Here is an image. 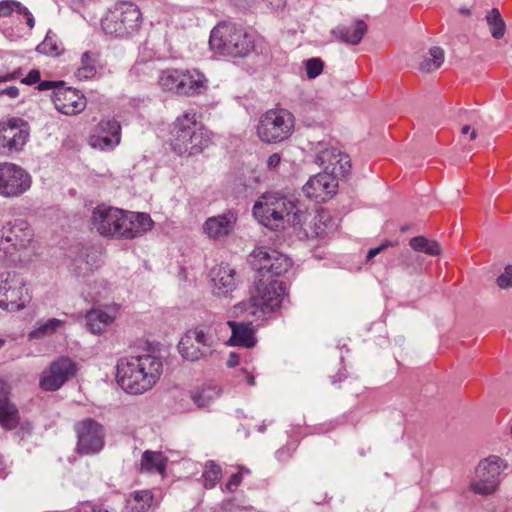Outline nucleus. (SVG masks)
Masks as SVG:
<instances>
[{"label":"nucleus","mask_w":512,"mask_h":512,"mask_svg":"<svg viewBox=\"0 0 512 512\" xmlns=\"http://www.w3.org/2000/svg\"><path fill=\"white\" fill-rule=\"evenodd\" d=\"M90 224L101 236L133 239L151 229L153 221L148 214L102 204L93 209Z\"/></svg>","instance_id":"f257e3e1"},{"label":"nucleus","mask_w":512,"mask_h":512,"mask_svg":"<svg viewBox=\"0 0 512 512\" xmlns=\"http://www.w3.org/2000/svg\"><path fill=\"white\" fill-rule=\"evenodd\" d=\"M162 372V358L154 353H146L119 359L116 380L126 393L140 395L155 386Z\"/></svg>","instance_id":"f03ea898"},{"label":"nucleus","mask_w":512,"mask_h":512,"mask_svg":"<svg viewBox=\"0 0 512 512\" xmlns=\"http://www.w3.org/2000/svg\"><path fill=\"white\" fill-rule=\"evenodd\" d=\"M258 221L271 230H279L289 224L301 225L306 213L297 208L294 201L278 193H265L253 206Z\"/></svg>","instance_id":"7ed1b4c3"},{"label":"nucleus","mask_w":512,"mask_h":512,"mask_svg":"<svg viewBox=\"0 0 512 512\" xmlns=\"http://www.w3.org/2000/svg\"><path fill=\"white\" fill-rule=\"evenodd\" d=\"M171 145L179 155H194L209 146L210 132L196 119V113L186 111L176 118L171 130Z\"/></svg>","instance_id":"20e7f679"},{"label":"nucleus","mask_w":512,"mask_h":512,"mask_svg":"<svg viewBox=\"0 0 512 512\" xmlns=\"http://www.w3.org/2000/svg\"><path fill=\"white\" fill-rule=\"evenodd\" d=\"M286 297L283 282L265 278H257L255 292L248 301L240 302L233 307V315L244 314L260 318L278 309Z\"/></svg>","instance_id":"39448f33"},{"label":"nucleus","mask_w":512,"mask_h":512,"mask_svg":"<svg viewBox=\"0 0 512 512\" xmlns=\"http://www.w3.org/2000/svg\"><path fill=\"white\" fill-rule=\"evenodd\" d=\"M33 237V230L26 219L6 221L0 228V262L6 266L23 262Z\"/></svg>","instance_id":"423d86ee"},{"label":"nucleus","mask_w":512,"mask_h":512,"mask_svg":"<svg viewBox=\"0 0 512 512\" xmlns=\"http://www.w3.org/2000/svg\"><path fill=\"white\" fill-rule=\"evenodd\" d=\"M209 46L222 56L244 57L254 49V37L241 25L221 22L212 29Z\"/></svg>","instance_id":"0eeeda50"},{"label":"nucleus","mask_w":512,"mask_h":512,"mask_svg":"<svg viewBox=\"0 0 512 512\" xmlns=\"http://www.w3.org/2000/svg\"><path fill=\"white\" fill-rule=\"evenodd\" d=\"M294 131V116L286 109H270L262 114L256 126L262 142L273 144L288 139Z\"/></svg>","instance_id":"6e6552de"},{"label":"nucleus","mask_w":512,"mask_h":512,"mask_svg":"<svg viewBox=\"0 0 512 512\" xmlns=\"http://www.w3.org/2000/svg\"><path fill=\"white\" fill-rule=\"evenodd\" d=\"M142 17L139 8L130 2H122L108 12L102 19L101 26L106 34L116 37H126L137 32L141 26Z\"/></svg>","instance_id":"1a4fd4ad"},{"label":"nucleus","mask_w":512,"mask_h":512,"mask_svg":"<svg viewBox=\"0 0 512 512\" xmlns=\"http://www.w3.org/2000/svg\"><path fill=\"white\" fill-rule=\"evenodd\" d=\"M250 263L257 273V278L274 280L286 273L292 266L291 259L271 248H258L250 254Z\"/></svg>","instance_id":"9d476101"},{"label":"nucleus","mask_w":512,"mask_h":512,"mask_svg":"<svg viewBox=\"0 0 512 512\" xmlns=\"http://www.w3.org/2000/svg\"><path fill=\"white\" fill-rule=\"evenodd\" d=\"M31 300L23 277L16 273L0 274V308L7 311L23 309Z\"/></svg>","instance_id":"9b49d317"},{"label":"nucleus","mask_w":512,"mask_h":512,"mask_svg":"<svg viewBox=\"0 0 512 512\" xmlns=\"http://www.w3.org/2000/svg\"><path fill=\"white\" fill-rule=\"evenodd\" d=\"M32 185V176L20 165L12 162L0 163V196L17 198L25 194Z\"/></svg>","instance_id":"f8f14e48"},{"label":"nucleus","mask_w":512,"mask_h":512,"mask_svg":"<svg viewBox=\"0 0 512 512\" xmlns=\"http://www.w3.org/2000/svg\"><path fill=\"white\" fill-rule=\"evenodd\" d=\"M30 136V126L20 117L0 121V154L19 152Z\"/></svg>","instance_id":"ddd939ff"},{"label":"nucleus","mask_w":512,"mask_h":512,"mask_svg":"<svg viewBox=\"0 0 512 512\" xmlns=\"http://www.w3.org/2000/svg\"><path fill=\"white\" fill-rule=\"evenodd\" d=\"M505 467L504 461L497 456H490L480 461L471 489L476 494L484 496L493 493L499 484L500 473Z\"/></svg>","instance_id":"4468645a"},{"label":"nucleus","mask_w":512,"mask_h":512,"mask_svg":"<svg viewBox=\"0 0 512 512\" xmlns=\"http://www.w3.org/2000/svg\"><path fill=\"white\" fill-rule=\"evenodd\" d=\"M77 433L76 450L80 455L99 453L104 447L105 431L97 421L87 418L75 425Z\"/></svg>","instance_id":"2eb2a0df"},{"label":"nucleus","mask_w":512,"mask_h":512,"mask_svg":"<svg viewBox=\"0 0 512 512\" xmlns=\"http://www.w3.org/2000/svg\"><path fill=\"white\" fill-rule=\"evenodd\" d=\"M77 372V365L68 357H60L46 368L40 377V388L44 391H57Z\"/></svg>","instance_id":"dca6fc26"},{"label":"nucleus","mask_w":512,"mask_h":512,"mask_svg":"<svg viewBox=\"0 0 512 512\" xmlns=\"http://www.w3.org/2000/svg\"><path fill=\"white\" fill-rule=\"evenodd\" d=\"M121 139V127L115 119H102L95 127L89 138V144L93 148L102 151L113 150Z\"/></svg>","instance_id":"f3484780"},{"label":"nucleus","mask_w":512,"mask_h":512,"mask_svg":"<svg viewBox=\"0 0 512 512\" xmlns=\"http://www.w3.org/2000/svg\"><path fill=\"white\" fill-rule=\"evenodd\" d=\"M56 110L64 115H76L86 107L85 96L77 89L60 86L51 94Z\"/></svg>","instance_id":"a211bd4d"},{"label":"nucleus","mask_w":512,"mask_h":512,"mask_svg":"<svg viewBox=\"0 0 512 512\" xmlns=\"http://www.w3.org/2000/svg\"><path fill=\"white\" fill-rule=\"evenodd\" d=\"M337 188L336 177L331 172L324 171L310 177L303 186V191L307 197L324 202L336 193Z\"/></svg>","instance_id":"6ab92c4d"},{"label":"nucleus","mask_w":512,"mask_h":512,"mask_svg":"<svg viewBox=\"0 0 512 512\" xmlns=\"http://www.w3.org/2000/svg\"><path fill=\"white\" fill-rule=\"evenodd\" d=\"M237 215L232 211L209 217L203 224V231L209 239L224 241L234 231Z\"/></svg>","instance_id":"aec40b11"},{"label":"nucleus","mask_w":512,"mask_h":512,"mask_svg":"<svg viewBox=\"0 0 512 512\" xmlns=\"http://www.w3.org/2000/svg\"><path fill=\"white\" fill-rule=\"evenodd\" d=\"M222 328V323H215L212 325L203 324L188 330L185 335L191 337L193 341L201 345V349L211 355L213 348L221 339L220 332L222 331Z\"/></svg>","instance_id":"412c9836"},{"label":"nucleus","mask_w":512,"mask_h":512,"mask_svg":"<svg viewBox=\"0 0 512 512\" xmlns=\"http://www.w3.org/2000/svg\"><path fill=\"white\" fill-rule=\"evenodd\" d=\"M214 294L226 296L236 287L235 270L227 264H220L210 271Z\"/></svg>","instance_id":"4be33fe9"},{"label":"nucleus","mask_w":512,"mask_h":512,"mask_svg":"<svg viewBox=\"0 0 512 512\" xmlns=\"http://www.w3.org/2000/svg\"><path fill=\"white\" fill-rule=\"evenodd\" d=\"M319 165L325 166V170L331 167V173L334 175L339 170V174L346 175L351 168L349 156L337 152L334 148L319 150L316 156Z\"/></svg>","instance_id":"5701e85b"},{"label":"nucleus","mask_w":512,"mask_h":512,"mask_svg":"<svg viewBox=\"0 0 512 512\" xmlns=\"http://www.w3.org/2000/svg\"><path fill=\"white\" fill-rule=\"evenodd\" d=\"M367 32L366 23L357 19L350 25L340 24L331 30V35L338 41L348 45H358Z\"/></svg>","instance_id":"b1692460"},{"label":"nucleus","mask_w":512,"mask_h":512,"mask_svg":"<svg viewBox=\"0 0 512 512\" xmlns=\"http://www.w3.org/2000/svg\"><path fill=\"white\" fill-rule=\"evenodd\" d=\"M231 328L232 335L227 341L229 346H243L251 348L255 345V339L253 337V330L251 328V321L247 323H238L235 321H227L222 323V330H226V327Z\"/></svg>","instance_id":"393cba45"},{"label":"nucleus","mask_w":512,"mask_h":512,"mask_svg":"<svg viewBox=\"0 0 512 512\" xmlns=\"http://www.w3.org/2000/svg\"><path fill=\"white\" fill-rule=\"evenodd\" d=\"M207 88L205 76L197 70H183L180 81L179 95L193 96L201 94Z\"/></svg>","instance_id":"a878e982"},{"label":"nucleus","mask_w":512,"mask_h":512,"mask_svg":"<svg viewBox=\"0 0 512 512\" xmlns=\"http://www.w3.org/2000/svg\"><path fill=\"white\" fill-rule=\"evenodd\" d=\"M10 387L5 382V389L0 392V425L7 430L14 429L19 422V412L16 405L8 398Z\"/></svg>","instance_id":"bb28decb"},{"label":"nucleus","mask_w":512,"mask_h":512,"mask_svg":"<svg viewBox=\"0 0 512 512\" xmlns=\"http://www.w3.org/2000/svg\"><path fill=\"white\" fill-rule=\"evenodd\" d=\"M85 318L88 330L93 334H100L113 323L115 315L100 309H91L86 313Z\"/></svg>","instance_id":"cd10ccee"},{"label":"nucleus","mask_w":512,"mask_h":512,"mask_svg":"<svg viewBox=\"0 0 512 512\" xmlns=\"http://www.w3.org/2000/svg\"><path fill=\"white\" fill-rule=\"evenodd\" d=\"M178 351L182 358L191 362L199 361L210 356L209 353L201 349V345L197 344L191 337L185 334L178 343Z\"/></svg>","instance_id":"c85d7f7f"},{"label":"nucleus","mask_w":512,"mask_h":512,"mask_svg":"<svg viewBox=\"0 0 512 512\" xmlns=\"http://www.w3.org/2000/svg\"><path fill=\"white\" fill-rule=\"evenodd\" d=\"M98 54L89 51L81 55L80 66L75 72V77L80 81L90 80L97 74Z\"/></svg>","instance_id":"c756f323"},{"label":"nucleus","mask_w":512,"mask_h":512,"mask_svg":"<svg viewBox=\"0 0 512 512\" xmlns=\"http://www.w3.org/2000/svg\"><path fill=\"white\" fill-rule=\"evenodd\" d=\"M167 458L161 452L145 451L141 458V471L163 474L166 470Z\"/></svg>","instance_id":"7c9ffc66"},{"label":"nucleus","mask_w":512,"mask_h":512,"mask_svg":"<svg viewBox=\"0 0 512 512\" xmlns=\"http://www.w3.org/2000/svg\"><path fill=\"white\" fill-rule=\"evenodd\" d=\"M154 496L150 490L133 492L127 500V512H146L153 504Z\"/></svg>","instance_id":"2f4dec72"},{"label":"nucleus","mask_w":512,"mask_h":512,"mask_svg":"<svg viewBox=\"0 0 512 512\" xmlns=\"http://www.w3.org/2000/svg\"><path fill=\"white\" fill-rule=\"evenodd\" d=\"M182 76H183V70H179V69L162 70L158 76L159 86L164 91L175 92L178 94Z\"/></svg>","instance_id":"473e14b6"},{"label":"nucleus","mask_w":512,"mask_h":512,"mask_svg":"<svg viewBox=\"0 0 512 512\" xmlns=\"http://www.w3.org/2000/svg\"><path fill=\"white\" fill-rule=\"evenodd\" d=\"M64 324L65 321L57 318H51L44 322L38 321L35 329L29 333L28 337L30 340L43 339L53 335L59 328L64 326Z\"/></svg>","instance_id":"72a5a7b5"},{"label":"nucleus","mask_w":512,"mask_h":512,"mask_svg":"<svg viewBox=\"0 0 512 512\" xmlns=\"http://www.w3.org/2000/svg\"><path fill=\"white\" fill-rule=\"evenodd\" d=\"M445 59V52L439 46H434L429 49L428 54L419 63V69L422 72H432L441 67Z\"/></svg>","instance_id":"f704fd0d"},{"label":"nucleus","mask_w":512,"mask_h":512,"mask_svg":"<svg viewBox=\"0 0 512 512\" xmlns=\"http://www.w3.org/2000/svg\"><path fill=\"white\" fill-rule=\"evenodd\" d=\"M486 22L489 26L491 36L494 39H501L504 37L506 25L497 8H493L487 13Z\"/></svg>","instance_id":"c9c22d12"},{"label":"nucleus","mask_w":512,"mask_h":512,"mask_svg":"<svg viewBox=\"0 0 512 512\" xmlns=\"http://www.w3.org/2000/svg\"><path fill=\"white\" fill-rule=\"evenodd\" d=\"M218 397L219 391L211 386H205L191 392L192 400L200 408L208 407Z\"/></svg>","instance_id":"e433bc0d"},{"label":"nucleus","mask_w":512,"mask_h":512,"mask_svg":"<svg viewBox=\"0 0 512 512\" xmlns=\"http://www.w3.org/2000/svg\"><path fill=\"white\" fill-rule=\"evenodd\" d=\"M409 245L418 252H423L432 256L440 254V245L436 241L428 240L423 236H416L410 239Z\"/></svg>","instance_id":"4c0bfd02"},{"label":"nucleus","mask_w":512,"mask_h":512,"mask_svg":"<svg viewBox=\"0 0 512 512\" xmlns=\"http://www.w3.org/2000/svg\"><path fill=\"white\" fill-rule=\"evenodd\" d=\"M204 485L206 488H213L221 478V468L214 462L209 461L205 464L204 472Z\"/></svg>","instance_id":"58836bf2"},{"label":"nucleus","mask_w":512,"mask_h":512,"mask_svg":"<svg viewBox=\"0 0 512 512\" xmlns=\"http://www.w3.org/2000/svg\"><path fill=\"white\" fill-rule=\"evenodd\" d=\"M89 289L85 297L92 302H100L102 299H105L109 290L104 280L95 281L93 287L89 285Z\"/></svg>","instance_id":"ea45409f"},{"label":"nucleus","mask_w":512,"mask_h":512,"mask_svg":"<svg viewBox=\"0 0 512 512\" xmlns=\"http://www.w3.org/2000/svg\"><path fill=\"white\" fill-rule=\"evenodd\" d=\"M36 51L45 54V55H57L59 52V47L54 40V38L50 35V32L47 33L45 39L37 45Z\"/></svg>","instance_id":"a19ab883"},{"label":"nucleus","mask_w":512,"mask_h":512,"mask_svg":"<svg viewBox=\"0 0 512 512\" xmlns=\"http://www.w3.org/2000/svg\"><path fill=\"white\" fill-rule=\"evenodd\" d=\"M323 62L320 58H311L306 62V73L308 78L314 79L321 74Z\"/></svg>","instance_id":"79ce46f5"},{"label":"nucleus","mask_w":512,"mask_h":512,"mask_svg":"<svg viewBox=\"0 0 512 512\" xmlns=\"http://www.w3.org/2000/svg\"><path fill=\"white\" fill-rule=\"evenodd\" d=\"M497 284L502 289L512 287V266H506L504 272L497 278Z\"/></svg>","instance_id":"37998d69"},{"label":"nucleus","mask_w":512,"mask_h":512,"mask_svg":"<svg viewBox=\"0 0 512 512\" xmlns=\"http://www.w3.org/2000/svg\"><path fill=\"white\" fill-rule=\"evenodd\" d=\"M249 473L248 469L241 468L239 473L233 474L228 483H227V489L232 491L234 490L239 484L241 483V476L243 473Z\"/></svg>","instance_id":"c03bdc74"},{"label":"nucleus","mask_w":512,"mask_h":512,"mask_svg":"<svg viewBox=\"0 0 512 512\" xmlns=\"http://www.w3.org/2000/svg\"><path fill=\"white\" fill-rule=\"evenodd\" d=\"M14 11V0H5L0 2V16H9Z\"/></svg>","instance_id":"a18cd8bd"},{"label":"nucleus","mask_w":512,"mask_h":512,"mask_svg":"<svg viewBox=\"0 0 512 512\" xmlns=\"http://www.w3.org/2000/svg\"><path fill=\"white\" fill-rule=\"evenodd\" d=\"M63 85H64L63 81H41L38 84V89L40 91H45V90L53 89V91H54L58 87L63 86Z\"/></svg>","instance_id":"49530a36"},{"label":"nucleus","mask_w":512,"mask_h":512,"mask_svg":"<svg viewBox=\"0 0 512 512\" xmlns=\"http://www.w3.org/2000/svg\"><path fill=\"white\" fill-rule=\"evenodd\" d=\"M40 81V72L38 70H31L28 75L22 79V83L32 85Z\"/></svg>","instance_id":"de8ad7c7"},{"label":"nucleus","mask_w":512,"mask_h":512,"mask_svg":"<svg viewBox=\"0 0 512 512\" xmlns=\"http://www.w3.org/2000/svg\"><path fill=\"white\" fill-rule=\"evenodd\" d=\"M239 506L235 499L226 500L221 505L222 512H234Z\"/></svg>","instance_id":"09e8293b"},{"label":"nucleus","mask_w":512,"mask_h":512,"mask_svg":"<svg viewBox=\"0 0 512 512\" xmlns=\"http://www.w3.org/2000/svg\"><path fill=\"white\" fill-rule=\"evenodd\" d=\"M0 95H7L11 99H15L19 96V89L16 86H10L0 90Z\"/></svg>","instance_id":"8fccbe9b"},{"label":"nucleus","mask_w":512,"mask_h":512,"mask_svg":"<svg viewBox=\"0 0 512 512\" xmlns=\"http://www.w3.org/2000/svg\"><path fill=\"white\" fill-rule=\"evenodd\" d=\"M281 162V157L278 153H274L268 157L267 166L269 169H275Z\"/></svg>","instance_id":"3c124183"},{"label":"nucleus","mask_w":512,"mask_h":512,"mask_svg":"<svg viewBox=\"0 0 512 512\" xmlns=\"http://www.w3.org/2000/svg\"><path fill=\"white\" fill-rule=\"evenodd\" d=\"M267 5L271 7L273 10H279L282 9L285 4L286 0H265Z\"/></svg>","instance_id":"603ef678"},{"label":"nucleus","mask_w":512,"mask_h":512,"mask_svg":"<svg viewBox=\"0 0 512 512\" xmlns=\"http://www.w3.org/2000/svg\"><path fill=\"white\" fill-rule=\"evenodd\" d=\"M14 10L20 14V15H28L30 13V11L28 10L27 7H25L23 4H21L20 2L18 1H14Z\"/></svg>","instance_id":"864d4df0"},{"label":"nucleus","mask_w":512,"mask_h":512,"mask_svg":"<svg viewBox=\"0 0 512 512\" xmlns=\"http://www.w3.org/2000/svg\"><path fill=\"white\" fill-rule=\"evenodd\" d=\"M239 364V356L235 352H231L229 354L228 360H227V366L229 367H235Z\"/></svg>","instance_id":"5fc2aeb1"},{"label":"nucleus","mask_w":512,"mask_h":512,"mask_svg":"<svg viewBox=\"0 0 512 512\" xmlns=\"http://www.w3.org/2000/svg\"><path fill=\"white\" fill-rule=\"evenodd\" d=\"M19 77V72L16 71V72H13V73H6L4 75H0V83L1 82H8V81H12V80H15Z\"/></svg>","instance_id":"6e6d98bb"},{"label":"nucleus","mask_w":512,"mask_h":512,"mask_svg":"<svg viewBox=\"0 0 512 512\" xmlns=\"http://www.w3.org/2000/svg\"><path fill=\"white\" fill-rule=\"evenodd\" d=\"M385 245H381L379 247H376V248H373V249H370L369 252L367 253V260H371L372 258H374L376 255H378L383 249H384Z\"/></svg>","instance_id":"4d7b16f0"},{"label":"nucleus","mask_w":512,"mask_h":512,"mask_svg":"<svg viewBox=\"0 0 512 512\" xmlns=\"http://www.w3.org/2000/svg\"><path fill=\"white\" fill-rule=\"evenodd\" d=\"M26 17V23L30 28H33L35 25V19L31 13L25 16Z\"/></svg>","instance_id":"13d9d810"},{"label":"nucleus","mask_w":512,"mask_h":512,"mask_svg":"<svg viewBox=\"0 0 512 512\" xmlns=\"http://www.w3.org/2000/svg\"><path fill=\"white\" fill-rule=\"evenodd\" d=\"M472 130L471 126L469 125H464L461 129V133L462 134H468L470 131Z\"/></svg>","instance_id":"bf43d9fd"},{"label":"nucleus","mask_w":512,"mask_h":512,"mask_svg":"<svg viewBox=\"0 0 512 512\" xmlns=\"http://www.w3.org/2000/svg\"><path fill=\"white\" fill-rule=\"evenodd\" d=\"M247 382L249 385L253 386L255 384L254 376L251 374H247Z\"/></svg>","instance_id":"052dcab7"},{"label":"nucleus","mask_w":512,"mask_h":512,"mask_svg":"<svg viewBox=\"0 0 512 512\" xmlns=\"http://www.w3.org/2000/svg\"><path fill=\"white\" fill-rule=\"evenodd\" d=\"M468 134L470 135L471 140H474L477 137V132L475 129H472Z\"/></svg>","instance_id":"680f3d73"},{"label":"nucleus","mask_w":512,"mask_h":512,"mask_svg":"<svg viewBox=\"0 0 512 512\" xmlns=\"http://www.w3.org/2000/svg\"><path fill=\"white\" fill-rule=\"evenodd\" d=\"M460 13L466 16H469L471 14L468 8H461Z\"/></svg>","instance_id":"e2e57ef3"},{"label":"nucleus","mask_w":512,"mask_h":512,"mask_svg":"<svg viewBox=\"0 0 512 512\" xmlns=\"http://www.w3.org/2000/svg\"><path fill=\"white\" fill-rule=\"evenodd\" d=\"M5 389V381L0 379V392H3Z\"/></svg>","instance_id":"0e129e2a"},{"label":"nucleus","mask_w":512,"mask_h":512,"mask_svg":"<svg viewBox=\"0 0 512 512\" xmlns=\"http://www.w3.org/2000/svg\"><path fill=\"white\" fill-rule=\"evenodd\" d=\"M266 430V425L265 424H262L258 427V431L263 433L264 431Z\"/></svg>","instance_id":"69168bd1"},{"label":"nucleus","mask_w":512,"mask_h":512,"mask_svg":"<svg viewBox=\"0 0 512 512\" xmlns=\"http://www.w3.org/2000/svg\"><path fill=\"white\" fill-rule=\"evenodd\" d=\"M3 468H4V461H3L2 456H0V470H2Z\"/></svg>","instance_id":"338daca9"},{"label":"nucleus","mask_w":512,"mask_h":512,"mask_svg":"<svg viewBox=\"0 0 512 512\" xmlns=\"http://www.w3.org/2000/svg\"><path fill=\"white\" fill-rule=\"evenodd\" d=\"M5 340L0 338V349L4 346Z\"/></svg>","instance_id":"774afa93"}]
</instances>
